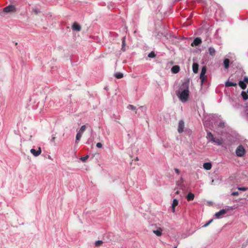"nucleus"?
Instances as JSON below:
<instances>
[{"label": "nucleus", "mask_w": 248, "mask_h": 248, "mask_svg": "<svg viewBox=\"0 0 248 248\" xmlns=\"http://www.w3.org/2000/svg\"><path fill=\"white\" fill-rule=\"evenodd\" d=\"M241 96L243 98V99L244 100H247L248 99V93H246L244 91H242L241 92Z\"/></svg>", "instance_id": "22"}, {"label": "nucleus", "mask_w": 248, "mask_h": 248, "mask_svg": "<svg viewBox=\"0 0 248 248\" xmlns=\"http://www.w3.org/2000/svg\"><path fill=\"white\" fill-rule=\"evenodd\" d=\"M136 160H138V158L137 157H136Z\"/></svg>", "instance_id": "42"}, {"label": "nucleus", "mask_w": 248, "mask_h": 248, "mask_svg": "<svg viewBox=\"0 0 248 248\" xmlns=\"http://www.w3.org/2000/svg\"><path fill=\"white\" fill-rule=\"evenodd\" d=\"M178 201L177 199H174L173 200L172 204V210L173 212L175 211V207L178 205Z\"/></svg>", "instance_id": "17"}, {"label": "nucleus", "mask_w": 248, "mask_h": 248, "mask_svg": "<svg viewBox=\"0 0 248 248\" xmlns=\"http://www.w3.org/2000/svg\"><path fill=\"white\" fill-rule=\"evenodd\" d=\"M125 37H123V39H122V50L123 51H124L125 50Z\"/></svg>", "instance_id": "25"}, {"label": "nucleus", "mask_w": 248, "mask_h": 248, "mask_svg": "<svg viewBox=\"0 0 248 248\" xmlns=\"http://www.w3.org/2000/svg\"><path fill=\"white\" fill-rule=\"evenodd\" d=\"M213 182H214V180H213L212 181V183H213Z\"/></svg>", "instance_id": "41"}, {"label": "nucleus", "mask_w": 248, "mask_h": 248, "mask_svg": "<svg viewBox=\"0 0 248 248\" xmlns=\"http://www.w3.org/2000/svg\"><path fill=\"white\" fill-rule=\"evenodd\" d=\"M34 11H35V12L36 13H37V10H35Z\"/></svg>", "instance_id": "40"}, {"label": "nucleus", "mask_w": 248, "mask_h": 248, "mask_svg": "<svg viewBox=\"0 0 248 248\" xmlns=\"http://www.w3.org/2000/svg\"><path fill=\"white\" fill-rule=\"evenodd\" d=\"M238 194H239V193L237 191L233 192L232 193V196H237V195H238Z\"/></svg>", "instance_id": "36"}, {"label": "nucleus", "mask_w": 248, "mask_h": 248, "mask_svg": "<svg viewBox=\"0 0 248 248\" xmlns=\"http://www.w3.org/2000/svg\"><path fill=\"white\" fill-rule=\"evenodd\" d=\"M55 140V137H52V141H54Z\"/></svg>", "instance_id": "39"}, {"label": "nucleus", "mask_w": 248, "mask_h": 248, "mask_svg": "<svg viewBox=\"0 0 248 248\" xmlns=\"http://www.w3.org/2000/svg\"><path fill=\"white\" fill-rule=\"evenodd\" d=\"M193 43L196 46H199L202 43V39L199 37H197L194 39Z\"/></svg>", "instance_id": "16"}, {"label": "nucleus", "mask_w": 248, "mask_h": 248, "mask_svg": "<svg viewBox=\"0 0 248 248\" xmlns=\"http://www.w3.org/2000/svg\"><path fill=\"white\" fill-rule=\"evenodd\" d=\"M227 210H228L226 209H222L220 210L219 211L215 213V214L214 215V217L216 218H222L223 216L226 213Z\"/></svg>", "instance_id": "5"}, {"label": "nucleus", "mask_w": 248, "mask_h": 248, "mask_svg": "<svg viewBox=\"0 0 248 248\" xmlns=\"http://www.w3.org/2000/svg\"><path fill=\"white\" fill-rule=\"evenodd\" d=\"M212 166L211 162H206L203 164V167L206 170H210L212 168Z\"/></svg>", "instance_id": "12"}, {"label": "nucleus", "mask_w": 248, "mask_h": 248, "mask_svg": "<svg viewBox=\"0 0 248 248\" xmlns=\"http://www.w3.org/2000/svg\"><path fill=\"white\" fill-rule=\"evenodd\" d=\"M96 147L98 148H101L102 147V144L100 142H98L96 144Z\"/></svg>", "instance_id": "35"}, {"label": "nucleus", "mask_w": 248, "mask_h": 248, "mask_svg": "<svg viewBox=\"0 0 248 248\" xmlns=\"http://www.w3.org/2000/svg\"><path fill=\"white\" fill-rule=\"evenodd\" d=\"M174 171L177 174H179L180 173V170H179V169L177 168L174 169Z\"/></svg>", "instance_id": "37"}, {"label": "nucleus", "mask_w": 248, "mask_h": 248, "mask_svg": "<svg viewBox=\"0 0 248 248\" xmlns=\"http://www.w3.org/2000/svg\"><path fill=\"white\" fill-rule=\"evenodd\" d=\"M176 94L181 102L184 103L187 101L189 96L188 83H183L179 89L176 91Z\"/></svg>", "instance_id": "1"}, {"label": "nucleus", "mask_w": 248, "mask_h": 248, "mask_svg": "<svg viewBox=\"0 0 248 248\" xmlns=\"http://www.w3.org/2000/svg\"><path fill=\"white\" fill-rule=\"evenodd\" d=\"M243 81H244L245 83H248V77L245 76L244 78V80Z\"/></svg>", "instance_id": "34"}, {"label": "nucleus", "mask_w": 248, "mask_h": 248, "mask_svg": "<svg viewBox=\"0 0 248 248\" xmlns=\"http://www.w3.org/2000/svg\"><path fill=\"white\" fill-rule=\"evenodd\" d=\"M208 51H209V54L212 56H214L215 55V53L216 52L215 48L211 46L209 47Z\"/></svg>", "instance_id": "19"}, {"label": "nucleus", "mask_w": 248, "mask_h": 248, "mask_svg": "<svg viewBox=\"0 0 248 248\" xmlns=\"http://www.w3.org/2000/svg\"><path fill=\"white\" fill-rule=\"evenodd\" d=\"M86 127L85 125H82L80 129L78 132L83 134V133L86 130Z\"/></svg>", "instance_id": "26"}, {"label": "nucleus", "mask_w": 248, "mask_h": 248, "mask_svg": "<svg viewBox=\"0 0 248 248\" xmlns=\"http://www.w3.org/2000/svg\"><path fill=\"white\" fill-rule=\"evenodd\" d=\"M82 134L78 132L76 135V143H78V141L80 140L81 137H82Z\"/></svg>", "instance_id": "24"}, {"label": "nucleus", "mask_w": 248, "mask_h": 248, "mask_svg": "<svg viewBox=\"0 0 248 248\" xmlns=\"http://www.w3.org/2000/svg\"><path fill=\"white\" fill-rule=\"evenodd\" d=\"M89 158V155H87L85 156L81 157L80 159L83 162H85Z\"/></svg>", "instance_id": "33"}, {"label": "nucleus", "mask_w": 248, "mask_h": 248, "mask_svg": "<svg viewBox=\"0 0 248 248\" xmlns=\"http://www.w3.org/2000/svg\"><path fill=\"white\" fill-rule=\"evenodd\" d=\"M236 83L230 81L229 80H227L225 82V86L226 87H232V86H236Z\"/></svg>", "instance_id": "20"}, {"label": "nucleus", "mask_w": 248, "mask_h": 248, "mask_svg": "<svg viewBox=\"0 0 248 248\" xmlns=\"http://www.w3.org/2000/svg\"><path fill=\"white\" fill-rule=\"evenodd\" d=\"M163 229L160 227H156V230H153V232L157 236H161L162 235Z\"/></svg>", "instance_id": "8"}, {"label": "nucleus", "mask_w": 248, "mask_h": 248, "mask_svg": "<svg viewBox=\"0 0 248 248\" xmlns=\"http://www.w3.org/2000/svg\"><path fill=\"white\" fill-rule=\"evenodd\" d=\"M206 72V67L204 66L202 67V71L200 75V78L201 81V84H202L204 81L205 80L206 76H205V73Z\"/></svg>", "instance_id": "3"}, {"label": "nucleus", "mask_w": 248, "mask_h": 248, "mask_svg": "<svg viewBox=\"0 0 248 248\" xmlns=\"http://www.w3.org/2000/svg\"><path fill=\"white\" fill-rule=\"evenodd\" d=\"M184 122L183 120H180L178 124V132L179 133L183 132L184 128Z\"/></svg>", "instance_id": "7"}, {"label": "nucleus", "mask_w": 248, "mask_h": 248, "mask_svg": "<svg viewBox=\"0 0 248 248\" xmlns=\"http://www.w3.org/2000/svg\"><path fill=\"white\" fill-rule=\"evenodd\" d=\"M173 248H177V247H174Z\"/></svg>", "instance_id": "43"}, {"label": "nucleus", "mask_w": 248, "mask_h": 248, "mask_svg": "<svg viewBox=\"0 0 248 248\" xmlns=\"http://www.w3.org/2000/svg\"><path fill=\"white\" fill-rule=\"evenodd\" d=\"M212 142L215 143L217 145H222L223 143L222 140L221 139L214 138Z\"/></svg>", "instance_id": "13"}, {"label": "nucleus", "mask_w": 248, "mask_h": 248, "mask_svg": "<svg viewBox=\"0 0 248 248\" xmlns=\"http://www.w3.org/2000/svg\"><path fill=\"white\" fill-rule=\"evenodd\" d=\"M140 109L141 110H145V108L144 107H140Z\"/></svg>", "instance_id": "38"}, {"label": "nucleus", "mask_w": 248, "mask_h": 248, "mask_svg": "<svg viewBox=\"0 0 248 248\" xmlns=\"http://www.w3.org/2000/svg\"><path fill=\"white\" fill-rule=\"evenodd\" d=\"M155 53L154 52H150L149 54H148V57L149 58H155Z\"/></svg>", "instance_id": "29"}, {"label": "nucleus", "mask_w": 248, "mask_h": 248, "mask_svg": "<svg viewBox=\"0 0 248 248\" xmlns=\"http://www.w3.org/2000/svg\"><path fill=\"white\" fill-rule=\"evenodd\" d=\"M237 189L239 190L245 191L248 189V187H246V186L237 187Z\"/></svg>", "instance_id": "27"}, {"label": "nucleus", "mask_w": 248, "mask_h": 248, "mask_svg": "<svg viewBox=\"0 0 248 248\" xmlns=\"http://www.w3.org/2000/svg\"><path fill=\"white\" fill-rule=\"evenodd\" d=\"M31 154H32L34 156H38L41 154V148L40 147L38 148V150H36L34 149H31L30 150Z\"/></svg>", "instance_id": "6"}, {"label": "nucleus", "mask_w": 248, "mask_h": 248, "mask_svg": "<svg viewBox=\"0 0 248 248\" xmlns=\"http://www.w3.org/2000/svg\"><path fill=\"white\" fill-rule=\"evenodd\" d=\"M206 138L208 142H213L215 138L214 137L213 135L211 132L208 131L207 132Z\"/></svg>", "instance_id": "10"}, {"label": "nucleus", "mask_w": 248, "mask_h": 248, "mask_svg": "<svg viewBox=\"0 0 248 248\" xmlns=\"http://www.w3.org/2000/svg\"><path fill=\"white\" fill-rule=\"evenodd\" d=\"M103 243V241H101V240H98V241H96L95 242V246L96 247H99L100 246L101 244H102Z\"/></svg>", "instance_id": "28"}, {"label": "nucleus", "mask_w": 248, "mask_h": 248, "mask_svg": "<svg viewBox=\"0 0 248 248\" xmlns=\"http://www.w3.org/2000/svg\"><path fill=\"white\" fill-rule=\"evenodd\" d=\"M3 10L5 13L15 12L16 11V9L14 5H9L4 7Z\"/></svg>", "instance_id": "4"}, {"label": "nucleus", "mask_w": 248, "mask_h": 248, "mask_svg": "<svg viewBox=\"0 0 248 248\" xmlns=\"http://www.w3.org/2000/svg\"><path fill=\"white\" fill-rule=\"evenodd\" d=\"M239 86L241 87V88L243 90H245L247 87L246 84L243 81L240 80L238 83Z\"/></svg>", "instance_id": "21"}, {"label": "nucleus", "mask_w": 248, "mask_h": 248, "mask_svg": "<svg viewBox=\"0 0 248 248\" xmlns=\"http://www.w3.org/2000/svg\"><path fill=\"white\" fill-rule=\"evenodd\" d=\"M194 194L191 192H189L186 196V199L188 201H191L194 200Z\"/></svg>", "instance_id": "14"}, {"label": "nucleus", "mask_w": 248, "mask_h": 248, "mask_svg": "<svg viewBox=\"0 0 248 248\" xmlns=\"http://www.w3.org/2000/svg\"><path fill=\"white\" fill-rule=\"evenodd\" d=\"M245 149H244V147L241 145H239L235 150L236 155L238 157L243 156L245 155Z\"/></svg>", "instance_id": "2"}, {"label": "nucleus", "mask_w": 248, "mask_h": 248, "mask_svg": "<svg viewBox=\"0 0 248 248\" xmlns=\"http://www.w3.org/2000/svg\"><path fill=\"white\" fill-rule=\"evenodd\" d=\"M127 108L134 110L136 109V107L132 105H129L127 106Z\"/></svg>", "instance_id": "31"}, {"label": "nucleus", "mask_w": 248, "mask_h": 248, "mask_svg": "<svg viewBox=\"0 0 248 248\" xmlns=\"http://www.w3.org/2000/svg\"><path fill=\"white\" fill-rule=\"evenodd\" d=\"M218 127L220 128H224L225 127L224 122H220L218 124Z\"/></svg>", "instance_id": "30"}, {"label": "nucleus", "mask_w": 248, "mask_h": 248, "mask_svg": "<svg viewBox=\"0 0 248 248\" xmlns=\"http://www.w3.org/2000/svg\"><path fill=\"white\" fill-rule=\"evenodd\" d=\"M213 221V219H210L208 222H207L204 225L202 226V227H206L208 226Z\"/></svg>", "instance_id": "32"}, {"label": "nucleus", "mask_w": 248, "mask_h": 248, "mask_svg": "<svg viewBox=\"0 0 248 248\" xmlns=\"http://www.w3.org/2000/svg\"><path fill=\"white\" fill-rule=\"evenodd\" d=\"M72 30L77 31H79L81 30V27L77 23V22H75L72 26Z\"/></svg>", "instance_id": "9"}, {"label": "nucleus", "mask_w": 248, "mask_h": 248, "mask_svg": "<svg viewBox=\"0 0 248 248\" xmlns=\"http://www.w3.org/2000/svg\"><path fill=\"white\" fill-rule=\"evenodd\" d=\"M180 71V67L178 65L173 66L171 69V71L173 74H176Z\"/></svg>", "instance_id": "11"}, {"label": "nucleus", "mask_w": 248, "mask_h": 248, "mask_svg": "<svg viewBox=\"0 0 248 248\" xmlns=\"http://www.w3.org/2000/svg\"><path fill=\"white\" fill-rule=\"evenodd\" d=\"M223 64L225 69H228L230 65V60L229 59H225L223 61Z\"/></svg>", "instance_id": "15"}, {"label": "nucleus", "mask_w": 248, "mask_h": 248, "mask_svg": "<svg viewBox=\"0 0 248 248\" xmlns=\"http://www.w3.org/2000/svg\"><path fill=\"white\" fill-rule=\"evenodd\" d=\"M115 77L118 79H120L121 78H122L124 76V75L123 73H120V72H117L115 74V75H114Z\"/></svg>", "instance_id": "23"}, {"label": "nucleus", "mask_w": 248, "mask_h": 248, "mask_svg": "<svg viewBox=\"0 0 248 248\" xmlns=\"http://www.w3.org/2000/svg\"><path fill=\"white\" fill-rule=\"evenodd\" d=\"M193 71L194 73H197L198 72L199 65L197 63H194L192 66Z\"/></svg>", "instance_id": "18"}]
</instances>
